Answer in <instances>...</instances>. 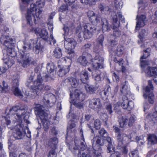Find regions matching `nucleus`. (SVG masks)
Listing matches in <instances>:
<instances>
[{"instance_id":"obj_1","label":"nucleus","mask_w":157,"mask_h":157,"mask_svg":"<svg viewBox=\"0 0 157 157\" xmlns=\"http://www.w3.org/2000/svg\"><path fill=\"white\" fill-rule=\"evenodd\" d=\"M37 41V39L26 40L24 42L22 48L20 49V51H22V52L20 53L17 61L23 67H26L29 66L31 61L29 54L25 52L26 51L33 48L34 49L35 48L36 53H39L40 44Z\"/></svg>"},{"instance_id":"obj_2","label":"nucleus","mask_w":157,"mask_h":157,"mask_svg":"<svg viewBox=\"0 0 157 157\" xmlns=\"http://www.w3.org/2000/svg\"><path fill=\"white\" fill-rule=\"evenodd\" d=\"M44 5V0H38L36 4L30 5V8L28 10L26 17L28 24L32 25L33 21L36 23V21L40 19V15L42 12L40 8H43Z\"/></svg>"},{"instance_id":"obj_3","label":"nucleus","mask_w":157,"mask_h":157,"mask_svg":"<svg viewBox=\"0 0 157 157\" xmlns=\"http://www.w3.org/2000/svg\"><path fill=\"white\" fill-rule=\"evenodd\" d=\"M9 112L10 116L5 117L7 125L10 124L11 121L13 123L18 122L20 123L21 122L23 116L25 114L24 110L20 109L18 106H14L10 109Z\"/></svg>"},{"instance_id":"obj_4","label":"nucleus","mask_w":157,"mask_h":157,"mask_svg":"<svg viewBox=\"0 0 157 157\" xmlns=\"http://www.w3.org/2000/svg\"><path fill=\"white\" fill-rule=\"evenodd\" d=\"M35 113L42 123L44 130H47L49 128V122L48 114L45 111L44 107L40 105H38L35 107Z\"/></svg>"},{"instance_id":"obj_5","label":"nucleus","mask_w":157,"mask_h":157,"mask_svg":"<svg viewBox=\"0 0 157 157\" xmlns=\"http://www.w3.org/2000/svg\"><path fill=\"white\" fill-rule=\"evenodd\" d=\"M1 41L3 42V44L7 48V54H6V55H8L7 56L12 57L15 56L16 53L13 49L15 42L14 40L9 36H2L1 38Z\"/></svg>"},{"instance_id":"obj_6","label":"nucleus","mask_w":157,"mask_h":157,"mask_svg":"<svg viewBox=\"0 0 157 157\" xmlns=\"http://www.w3.org/2000/svg\"><path fill=\"white\" fill-rule=\"evenodd\" d=\"M49 76L46 75L44 77H42L40 75H39L37 78L33 82V86L32 89L34 92H36L37 95L38 93L44 89V84L43 82V80L47 81L48 79Z\"/></svg>"},{"instance_id":"obj_7","label":"nucleus","mask_w":157,"mask_h":157,"mask_svg":"<svg viewBox=\"0 0 157 157\" xmlns=\"http://www.w3.org/2000/svg\"><path fill=\"white\" fill-rule=\"evenodd\" d=\"M96 30V28L95 26L87 24L84 25L82 32H80L79 34L80 36L82 35L85 39H89L92 37L93 33L95 32Z\"/></svg>"},{"instance_id":"obj_8","label":"nucleus","mask_w":157,"mask_h":157,"mask_svg":"<svg viewBox=\"0 0 157 157\" xmlns=\"http://www.w3.org/2000/svg\"><path fill=\"white\" fill-rule=\"evenodd\" d=\"M70 97L72 100L73 101L76 100L75 102V105L76 107L79 109H81L82 107V103L79 102H76V101L77 100H79L80 101H82L85 98V95L80 90H76L73 94H70Z\"/></svg>"},{"instance_id":"obj_9","label":"nucleus","mask_w":157,"mask_h":157,"mask_svg":"<svg viewBox=\"0 0 157 157\" xmlns=\"http://www.w3.org/2000/svg\"><path fill=\"white\" fill-rule=\"evenodd\" d=\"M154 89V87L152 84V81L149 80L148 81V85L145 88V91L146 92V94H144V98L147 99V101L150 104H153L154 102V96L151 90Z\"/></svg>"},{"instance_id":"obj_10","label":"nucleus","mask_w":157,"mask_h":157,"mask_svg":"<svg viewBox=\"0 0 157 157\" xmlns=\"http://www.w3.org/2000/svg\"><path fill=\"white\" fill-rule=\"evenodd\" d=\"M22 125L17 124L13 129V135L16 139H20L24 136V134L22 132Z\"/></svg>"},{"instance_id":"obj_11","label":"nucleus","mask_w":157,"mask_h":157,"mask_svg":"<svg viewBox=\"0 0 157 157\" xmlns=\"http://www.w3.org/2000/svg\"><path fill=\"white\" fill-rule=\"evenodd\" d=\"M64 46L65 48L71 52L75 47L77 43L73 38H66L65 39Z\"/></svg>"},{"instance_id":"obj_12","label":"nucleus","mask_w":157,"mask_h":157,"mask_svg":"<svg viewBox=\"0 0 157 157\" xmlns=\"http://www.w3.org/2000/svg\"><path fill=\"white\" fill-rule=\"evenodd\" d=\"M103 60V58L102 57L100 56H96L92 60V64L93 67L95 69L102 68Z\"/></svg>"},{"instance_id":"obj_13","label":"nucleus","mask_w":157,"mask_h":157,"mask_svg":"<svg viewBox=\"0 0 157 157\" xmlns=\"http://www.w3.org/2000/svg\"><path fill=\"white\" fill-rule=\"evenodd\" d=\"M87 14L90 21L94 25H96L100 22V17L99 14H95L93 11L91 10L89 11Z\"/></svg>"},{"instance_id":"obj_14","label":"nucleus","mask_w":157,"mask_h":157,"mask_svg":"<svg viewBox=\"0 0 157 157\" xmlns=\"http://www.w3.org/2000/svg\"><path fill=\"white\" fill-rule=\"evenodd\" d=\"M117 137L118 144L120 145L127 144L130 141L129 136L124 133H118Z\"/></svg>"},{"instance_id":"obj_15","label":"nucleus","mask_w":157,"mask_h":157,"mask_svg":"<svg viewBox=\"0 0 157 157\" xmlns=\"http://www.w3.org/2000/svg\"><path fill=\"white\" fill-rule=\"evenodd\" d=\"M89 107L95 111H98L101 107L99 99H93L89 102Z\"/></svg>"},{"instance_id":"obj_16","label":"nucleus","mask_w":157,"mask_h":157,"mask_svg":"<svg viewBox=\"0 0 157 157\" xmlns=\"http://www.w3.org/2000/svg\"><path fill=\"white\" fill-rule=\"evenodd\" d=\"M36 35L40 36L43 39L46 40L48 37V34L46 30L45 29H41L39 28L36 29L34 30Z\"/></svg>"},{"instance_id":"obj_17","label":"nucleus","mask_w":157,"mask_h":157,"mask_svg":"<svg viewBox=\"0 0 157 157\" xmlns=\"http://www.w3.org/2000/svg\"><path fill=\"white\" fill-rule=\"evenodd\" d=\"M122 102L121 103L122 107L128 111L130 110L133 107V102L132 101H128L126 97L123 98Z\"/></svg>"},{"instance_id":"obj_18","label":"nucleus","mask_w":157,"mask_h":157,"mask_svg":"<svg viewBox=\"0 0 157 157\" xmlns=\"http://www.w3.org/2000/svg\"><path fill=\"white\" fill-rule=\"evenodd\" d=\"M5 56V54H4ZM14 58L13 57L10 56H4L3 59L4 63L7 66L6 67L8 69L11 67L14 63Z\"/></svg>"},{"instance_id":"obj_19","label":"nucleus","mask_w":157,"mask_h":157,"mask_svg":"<svg viewBox=\"0 0 157 157\" xmlns=\"http://www.w3.org/2000/svg\"><path fill=\"white\" fill-rule=\"evenodd\" d=\"M65 81L69 82L72 87L74 88L77 87L79 84L78 80H77L75 78L72 77H68L65 79Z\"/></svg>"},{"instance_id":"obj_20","label":"nucleus","mask_w":157,"mask_h":157,"mask_svg":"<svg viewBox=\"0 0 157 157\" xmlns=\"http://www.w3.org/2000/svg\"><path fill=\"white\" fill-rule=\"evenodd\" d=\"M96 70H93L92 73L93 78L97 82H99L103 79L102 74L101 73H98Z\"/></svg>"},{"instance_id":"obj_21","label":"nucleus","mask_w":157,"mask_h":157,"mask_svg":"<svg viewBox=\"0 0 157 157\" xmlns=\"http://www.w3.org/2000/svg\"><path fill=\"white\" fill-rule=\"evenodd\" d=\"M75 28L73 24L70 22H68L65 24L64 25L63 30L66 35L68 34L69 31H71L72 30Z\"/></svg>"},{"instance_id":"obj_22","label":"nucleus","mask_w":157,"mask_h":157,"mask_svg":"<svg viewBox=\"0 0 157 157\" xmlns=\"http://www.w3.org/2000/svg\"><path fill=\"white\" fill-rule=\"evenodd\" d=\"M147 19L144 15H142L138 17V28L144 26L147 21Z\"/></svg>"},{"instance_id":"obj_23","label":"nucleus","mask_w":157,"mask_h":157,"mask_svg":"<svg viewBox=\"0 0 157 157\" xmlns=\"http://www.w3.org/2000/svg\"><path fill=\"white\" fill-rule=\"evenodd\" d=\"M146 73L147 75L149 77L157 76V68L148 67Z\"/></svg>"},{"instance_id":"obj_24","label":"nucleus","mask_w":157,"mask_h":157,"mask_svg":"<svg viewBox=\"0 0 157 157\" xmlns=\"http://www.w3.org/2000/svg\"><path fill=\"white\" fill-rule=\"evenodd\" d=\"M121 92L122 94L126 95L129 93V90L128 82L125 81L123 82L121 85Z\"/></svg>"},{"instance_id":"obj_25","label":"nucleus","mask_w":157,"mask_h":157,"mask_svg":"<svg viewBox=\"0 0 157 157\" xmlns=\"http://www.w3.org/2000/svg\"><path fill=\"white\" fill-rule=\"evenodd\" d=\"M58 143L57 138L56 137L50 138L48 140L47 144L50 147L56 148V146Z\"/></svg>"},{"instance_id":"obj_26","label":"nucleus","mask_w":157,"mask_h":157,"mask_svg":"<svg viewBox=\"0 0 157 157\" xmlns=\"http://www.w3.org/2000/svg\"><path fill=\"white\" fill-rule=\"evenodd\" d=\"M70 66H65L60 68L58 72V75L59 76L62 77L68 73L70 70Z\"/></svg>"},{"instance_id":"obj_27","label":"nucleus","mask_w":157,"mask_h":157,"mask_svg":"<svg viewBox=\"0 0 157 157\" xmlns=\"http://www.w3.org/2000/svg\"><path fill=\"white\" fill-rule=\"evenodd\" d=\"M93 147H94V142L96 141V143L99 145H103L104 144V142L103 138L101 137L96 136L94 137L93 139Z\"/></svg>"},{"instance_id":"obj_28","label":"nucleus","mask_w":157,"mask_h":157,"mask_svg":"<svg viewBox=\"0 0 157 157\" xmlns=\"http://www.w3.org/2000/svg\"><path fill=\"white\" fill-rule=\"evenodd\" d=\"M148 143L153 145L157 143V137L154 134L149 135L148 137Z\"/></svg>"},{"instance_id":"obj_29","label":"nucleus","mask_w":157,"mask_h":157,"mask_svg":"<svg viewBox=\"0 0 157 157\" xmlns=\"http://www.w3.org/2000/svg\"><path fill=\"white\" fill-rule=\"evenodd\" d=\"M53 56L57 58H59L62 57V53L61 49L59 48H56L52 53Z\"/></svg>"},{"instance_id":"obj_30","label":"nucleus","mask_w":157,"mask_h":157,"mask_svg":"<svg viewBox=\"0 0 157 157\" xmlns=\"http://www.w3.org/2000/svg\"><path fill=\"white\" fill-rule=\"evenodd\" d=\"M80 80L82 82L85 83H86L88 79V77L87 72L86 71H82L80 75Z\"/></svg>"},{"instance_id":"obj_31","label":"nucleus","mask_w":157,"mask_h":157,"mask_svg":"<svg viewBox=\"0 0 157 157\" xmlns=\"http://www.w3.org/2000/svg\"><path fill=\"white\" fill-rule=\"evenodd\" d=\"M86 92L90 94H92L95 92L97 90V88L93 86L86 85L85 86Z\"/></svg>"},{"instance_id":"obj_32","label":"nucleus","mask_w":157,"mask_h":157,"mask_svg":"<svg viewBox=\"0 0 157 157\" xmlns=\"http://www.w3.org/2000/svg\"><path fill=\"white\" fill-rule=\"evenodd\" d=\"M128 121L127 117L125 116L121 117L119 119V124L121 128H124L127 124Z\"/></svg>"},{"instance_id":"obj_33","label":"nucleus","mask_w":157,"mask_h":157,"mask_svg":"<svg viewBox=\"0 0 157 157\" xmlns=\"http://www.w3.org/2000/svg\"><path fill=\"white\" fill-rule=\"evenodd\" d=\"M102 26L103 30L104 31H108L110 29V27L108 22L107 21L106 19L102 20Z\"/></svg>"},{"instance_id":"obj_34","label":"nucleus","mask_w":157,"mask_h":157,"mask_svg":"<svg viewBox=\"0 0 157 157\" xmlns=\"http://www.w3.org/2000/svg\"><path fill=\"white\" fill-rule=\"evenodd\" d=\"M98 149L95 150V153L97 154L99 153V154L97 155V156L96 157H102L101 155V153L102 152V149L101 147L98 146ZM82 157H91L90 155L88 154H86L85 153H82Z\"/></svg>"},{"instance_id":"obj_35","label":"nucleus","mask_w":157,"mask_h":157,"mask_svg":"<svg viewBox=\"0 0 157 157\" xmlns=\"http://www.w3.org/2000/svg\"><path fill=\"white\" fill-rule=\"evenodd\" d=\"M48 101V104L50 105V106L52 105L56 101L55 96L51 93H49Z\"/></svg>"},{"instance_id":"obj_36","label":"nucleus","mask_w":157,"mask_h":157,"mask_svg":"<svg viewBox=\"0 0 157 157\" xmlns=\"http://www.w3.org/2000/svg\"><path fill=\"white\" fill-rule=\"evenodd\" d=\"M12 91H13L14 94L18 96L20 98H22V93L20 90L17 86H13L12 88Z\"/></svg>"},{"instance_id":"obj_37","label":"nucleus","mask_w":157,"mask_h":157,"mask_svg":"<svg viewBox=\"0 0 157 157\" xmlns=\"http://www.w3.org/2000/svg\"><path fill=\"white\" fill-rule=\"evenodd\" d=\"M99 8L102 13L107 14L109 12V8L108 6L105 5L100 4L99 5Z\"/></svg>"},{"instance_id":"obj_38","label":"nucleus","mask_w":157,"mask_h":157,"mask_svg":"<svg viewBox=\"0 0 157 157\" xmlns=\"http://www.w3.org/2000/svg\"><path fill=\"white\" fill-rule=\"evenodd\" d=\"M125 145L122 144L120 145L118 144L117 146V148L118 149L120 150V151L123 154L125 155L127 153L128 150L126 146H124Z\"/></svg>"},{"instance_id":"obj_39","label":"nucleus","mask_w":157,"mask_h":157,"mask_svg":"<svg viewBox=\"0 0 157 157\" xmlns=\"http://www.w3.org/2000/svg\"><path fill=\"white\" fill-rule=\"evenodd\" d=\"M46 68L48 72L51 73L53 72L55 69V66L52 63H48Z\"/></svg>"},{"instance_id":"obj_40","label":"nucleus","mask_w":157,"mask_h":157,"mask_svg":"<svg viewBox=\"0 0 157 157\" xmlns=\"http://www.w3.org/2000/svg\"><path fill=\"white\" fill-rule=\"evenodd\" d=\"M154 109L155 111L153 112L151 117L155 123H157V105L155 106Z\"/></svg>"},{"instance_id":"obj_41","label":"nucleus","mask_w":157,"mask_h":157,"mask_svg":"<svg viewBox=\"0 0 157 157\" xmlns=\"http://www.w3.org/2000/svg\"><path fill=\"white\" fill-rule=\"evenodd\" d=\"M78 61L83 66L86 65L88 63L85 57L83 56L80 57L78 59Z\"/></svg>"},{"instance_id":"obj_42","label":"nucleus","mask_w":157,"mask_h":157,"mask_svg":"<svg viewBox=\"0 0 157 157\" xmlns=\"http://www.w3.org/2000/svg\"><path fill=\"white\" fill-rule=\"evenodd\" d=\"M99 0H80L81 2L85 4H89L92 5L95 4V3Z\"/></svg>"},{"instance_id":"obj_43","label":"nucleus","mask_w":157,"mask_h":157,"mask_svg":"<svg viewBox=\"0 0 157 157\" xmlns=\"http://www.w3.org/2000/svg\"><path fill=\"white\" fill-rule=\"evenodd\" d=\"M143 59H141L140 66L142 68H144L148 65L149 63L148 61L143 60Z\"/></svg>"},{"instance_id":"obj_44","label":"nucleus","mask_w":157,"mask_h":157,"mask_svg":"<svg viewBox=\"0 0 157 157\" xmlns=\"http://www.w3.org/2000/svg\"><path fill=\"white\" fill-rule=\"evenodd\" d=\"M104 94L105 95L110 96L112 97H113L114 96V94L111 93V89L109 87H108L106 89H105Z\"/></svg>"},{"instance_id":"obj_45","label":"nucleus","mask_w":157,"mask_h":157,"mask_svg":"<svg viewBox=\"0 0 157 157\" xmlns=\"http://www.w3.org/2000/svg\"><path fill=\"white\" fill-rule=\"evenodd\" d=\"M151 49L150 48H147L144 51L143 55L141 59H145L147 57L150 55Z\"/></svg>"},{"instance_id":"obj_46","label":"nucleus","mask_w":157,"mask_h":157,"mask_svg":"<svg viewBox=\"0 0 157 157\" xmlns=\"http://www.w3.org/2000/svg\"><path fill=\"white\" fill-rule=\"evenodd\" d=\"M49 94L47 92H46L42 100V102L45 105L48 104V100L49 99Z\"/></svg>"},{"instance_id":"obj_47","label":"nucleus","mask_w":157,"mask_h":157,"mask_svg":"<svg viewBox=\"0 0 157 157\" xmlns=\"http://www.w3.org/2000/svg\"><path fill=\"white\" fill-rule=\"evenodd\" d=\"M101 122L100 120L97 119L95 120L94 122V127L96 129H98L100 128Z\"/></svg>"},{"instance_id":"obj_48","label":"nucleus","mask_w":157,"mask_h":157,"mask_svg":"<svg viewBox=\"0 0 157 157\" xmlns=\"http://www.w3.org/2000/svg\"><path fill=\"white\" fill-rule=\"evenodd\" d=\"M2 92H6L9 91V88L7 83L3 81L2 82Z\"/></svg>"},{"instance_id":"obj_49","label":"nucleus","mask_w":157,"mask_h":157,"mask_svg":"<svg viewBox=\"0 0 157 157\" xmlns=\"http://www.w3.org/2000/svg\"><path fill=\"white\" fill-rule=\"evenodd\" d=\"M114 2L115 6L117 9L121 8L122 4L121 0H115Z\"/></svg>"},{"instance_id":"obj_50","label":"nucleus","mask_w":157,"mask_h":157,"mask_svg":"<svg viewBox=\"0 0 157 157\" xmlns=\"http://www.w3.org/2000/svg\"><path fill=\"white\" fill-rule=\"evenodd\" d=\"M113 35L114 36H118L121 35V32L118 30V29L116 26H113Z\"/></svg>"},{"instance_id":"obj_51","label":"nucleus","mask_w":157,"mask_h":157,"mask_svg":"<svg viewBox=\"0 0 157 157\" xmlns=\"http://www.w3.org/2000/svg\"><path fill=\"white\" fill-rule=\"evenodd\" d=\"M104 40V37L103 35H100L98 39L97 42L100 45L101 48L102 47V42Z\"/></svg>"},{"instance_id":"obj_52","label":"nucleus","mask_w":157,"mask_h":157,"mask_svg":"<svg viewBox=\"0 0 157 157\" xmlns=\"http://www.w3.org/2000/svg\"><path fill=\"white\" fill-rule=\"evenodd\" d=\"M114 147L112 144H108L107 146V149L108 152H111L114 151Z\"/></svg>"},{"instance_id":"obj_53","label":"nucleus","mask_w":157,"mask_h":157,"mask_svg":"<svg viewBox=\"0 0 157 157\" xmlns=\"http://www.w3.org/2000/svg\"><path fill=\"white\" fill-rule=\"evenodd\" d=\"M80 133L82 135V139L83 142H82L81 143V145L82 146V147H81V148L82 150H84L86 148L85 147V143L84 141V139L83 138V132L82 130H80Z\"/></svg>"},{"instance_id":"obj_54","label":"nucleus","mask_w":157,"mask_h":157,"mask_svg":"<svg viewBox=\"0 0 157 157\" xmlns=\"http://www.w3.org/2000/svg\"><path fill=\"white\" fill-rule=\"evenodd\" d=\"M75 124L74 123H71L67 128L68 131H74L75 130Z\"/></svg>"},{"instance_id":"obj_55","label":"nucleus","mask_w":157,"mask_h":157,"mask_svg":"<svg viewBox=\"0 0 157 157\" xmlns=\"http://www.w3.org/2000/svg\"><path fill=\"white\" fill-rule=\"evenodd\" d=\"M78 147H74V150L72 151L73 152L74 154H75V155L76 156V155L77 154L78 155L77 156V157H79L81 156V153L80 152L79 150L78 149Z\"/></svg>"},{"instance_id":"obj_56","label":"nucleus","mask_w":157,"mask_h":157,"mask_svg":"<svg viewBox=\"0 0 157 157\" xmlns=\"http://www.w3.org/2000/svg\"><path fill=\"white\" fill-rule=\"evenodd\" d=\"M48 157H56V154L53 149H52L49 153Z\"/></svg>"},{"instance_id":"obj_57","label":"nucleus","mask_w":157,"mask_h":157,"mask_svg":"<svg viewBox=\"0 0 157 157\" xmlns=\"http://www.w3.org/2000/svg\"><path fill=\"white\" fill-rule=\"evenodd\" d=\"M52 134L53 135L56 136L59 133V131L57 130L56 127H54L51 129Z\"/></svg>"},{"instance_id":"obj_58","label":"nucleus","mask_w":157,"mask_h":157,"mask_svg":"<svg viewBox=\"0 0 157 157\" xmlns=\"http://www.w3.org/2000/svg\"><path fill=\"white\" fill-rule=\"evenodd\" d=\"M98 133L101 136H105L104 135L106 134L107 135V133L106 131L103 128H102L100 130L98 131Z\"/></svg>"},{"instance_id":"obj_59","label":"nucleus","mask_w":157,"mask_h":157,"mask_svg":"<svg viewBox=\"0 0 157 157\" xmlns=\"http://www.w3.org/2000/svg\"><path fill=\"white\" fill-rule=\"evenodd\" d=\"M129 156L130 157H137V151L135 150L132 151L129 154Z\"/></svg>"},{"instance_id":"obj_60","label":"nucleus","mask_w":157,"mask_h":157,"mask_svg":"<svg viewBox=\"0 0 157 157\" xmlns=\"http://www.w3.org/2000/svg\"><path fill=\"white\" fill-rule=\"evenodd\" d=\"M135 121V119L134 117H131L129 120L128 125L129 126H132Z\"/></svg>"},{"instance_id":"obj_61","label":"nucleus","mask_w":157,"mask_h":157,"mask_svg":"<svg viewBox=\"0 0 157 157\" xmlns=\"http://www.w3.org/2000/svg\"><path fill=\"white\" fill-rule=\"evenodd\" d=\"M85 120L86 121H89L92 120L93 119V118L90 114H87L85 115Z\"/></svg>"},{"instance_id":"obj_62","label":"nucleus","mask_w":157,"mask_h":157,"mask_svg":"<svg viewBox=\"0 0 157 157\" xmlns=\"http://www.w3.org/2000/svg\"><path fill=\"white\" fill-rule=\"evenodd\" d=\"M106 108L109 112V114H111L112 113V105L110 104H108L106 105Z\"/></svg>"},{"instance_id":"obj_63","label":"nucleus","mask_w":157,"mask_h":157,"mask_svg":"<svg viewBox=\"0 0 157 157\" xmlns=\"http://www.w3.org/2000/svg\"><path fill=\"white\" fill-rule=\"evenodd\" d=\"M124 48L120 46H118L117 49V53L119 55H121L123 53Z\"/></svg>"},{"instance_id":"obj_64","label":"nucleus","mask_w":157,"mask_h":157,"mask_svg":"<svg viewBox=\"0 0 157 157\" xmlns=\"http://www.w3.org/2000/svg\"><path fill=\"white\" fill-rule=\"evenodd\" d=\"M110 157H120V153L118 152H115L111 154Z\"/></svg>"}]
</instances>
